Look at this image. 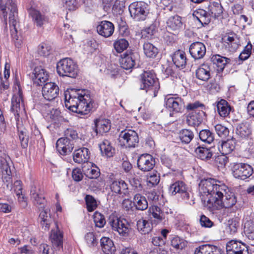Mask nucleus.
Wrapping results in <instances>:
<instances>
[{"label":"nucleus","mask_w":254,"mask_h":254,"mask_svg":"<svg viewBox=\"0 0 254 254\" xmlns=\"http://www.w3.org/2000/svg\"><path fill=\"white\" fill-rule=\"evenodd\" d=\"M155 164V158L149 154H142L137 159V167L142 171L148 172L151 170Z\"/></svg>","instance_id":"f8f14e48"},{"label":"nucleus","mask_w":254,"mask_h":254,"mask_svg":"<svg viewBox=\"0 0 254 254\" xmlns=\"http://www.w3.org/2000/svg\"><path fill=\"white\" fill-rule=\"evenodd\" d=\"M23 104V99L21 90L18 86V91L15 93L11 99V106L10 110L15 116L18 117V112L20 110L21 105Z\"/></svg>","instance_id":"bb28decb"},{"label":"nucleus","mask_w":254,"mask_h":254,"mask_svg":"<svg viewBox=\"0 0 254 254\" xmlns=\"http://www.w3.org/2000/svg\"><path fill=\"white\" fill-rule=\"evenodd\" d=\"M244 231L246 236L251 240H254V221L248 218H245Z\"/></svg>","instance_id":"79ce46f5"},{"label":"nucleus","mask_w":254,"mask_h":254,"mask_svg":"<svg viewBox=\"0 0 254 254\" xmlns=\"http://www.w3.org/2000/svg\"><path fill=\"white\" fill-rule=\"evenodd\" d=\"M156 29L157 25L156 23L151 24L142 32V36H145L147 37L151 36L156 32Z\"/></svg>","instance_id":"e2e57ef3"},{"label":"nucleus","mask_w":254,"mask_h":254,"mask_svg":"<svg viewBox=\"0 0 254 254\" xmlns=\"http://www.w3.org/2000/svg\"><path fill=\"white\" fill-rule=\"evenodd\" d=\"M217 109L219 115L221 117L225 118L229 115L232 108L226 100L221 99L217 103Z\"/></svg>","instance_id":"f704fd0d"},{"label":"nucleus","mask_w":254,"mask_h":254,"mask_svg":"<svg viewBox=\"0 0 254 254\" xmlns=\"http://www.w3.org/2000/svg\"><path fill=\"white\" fill-rule=\"evenodd\" d=\"M199 136L201 140L208 144L214 140V134L208 129H203L199 132Z\"/></svg>","instance_id":"603ef678"},{"label":"nucleus","mask_w":254,"mask_h":254,"mask_svg":"<svg viewBox=\"0 0 254 254\" xmlns=\"http://www.w3.org/2000/svg\"><path fill=\"white\" fill-rule=\"evenodd\" d=\"M119 140L122 145L126 147H135L139 142V138L135 131L126 129L121 132Z\"/></svg>","instance_id":"1a4fd4ad"},{"label":"nucleus","mask_w":254,"mask_h":254,"mask_svg":"<svg viewBox=\"0 0 254 254\" xmlns=\"http://www.w3.org/2000/svg\"><path fill=\"white\" fill-rule=\"evenodd\" d=\"M194 254H222V250L214 245L204 244L196 248Z\"/></svg>","instance_id":"a878e982"},{"label":"nucleus","mask_w":254,"mask_h":254,"mask_svg":"<svg viewBox=\"0 0 254 254\" xmlns=\"http://www.w3.org/2000/svg\"><path fill=\"white\" fill-rule=\"evenodd\" d=\"M76 131L71 128H67L64 131V138H67L69 140L75 139L77 138Z\"/></svg>","instance_id":"774afa93"},{"label":"nucleus","mask_w":254,"mask_h":254,"mask_svg":"<svg viewBox=\"0 0 254 254\" xmlns=\"http://www.w3.org/2000/svg\"><path fill=\"white\" fill-rule=\"evenodd\" d=\"M114 25L110 21H102L97 26V31L99 34L105 37H110L114 33Z\"/></svg>","instance_id":"5701e85b"},{"label":"nucleus","mask_w":254,"mask_h":254,"mask_svg":"<svg viewBox=\"0 0 254 254\" xmlns=\"http://www.w3.org/2000/svg\"><path fill=\"white\" fill-rule=\"evenodd\" d=\"M195 75L198 79L207 81L210 77V67L207 64H202L196 70Z\"/></svg>","instance_id":"72a5a7b5"},{"label":"nucleus","mask_w":254,"mask_h":254,"mask_svg":"<svg viewBox=\"0 0 254 254\" xmlns=\"http://www.w3.org/2000/svg\"><path fill=\"white\" fill-rule=\"evenodd\" d=\"M169 192L172 195H175L177 193L181 194L187 199L189 197L186 185L182 181H177L172 184L169 188Z\"/></svg>","instance_id":"b1692460"},{"label":"nucleus","mask_w":254,"mask_h":254,"mask_svg":"<svg viewBox=\"0 0 254 254\" xmlns=\"http://www.w3.org/2000/svg\"><path fill=\"white\" fill-rule=\"evenodd\" d=\"M196 17L202 25L208 24L211 20V14L206 11L199 9L196 11Z\"/></svg>","instance_id":"de8ad7c7"},{"label":"nucleus","mask_w":254,"mask_h":254,"mask_svg":"<svg viewBox=\"0 0 254 254\" xmlns=\"http://www.w3.org/2000/svg\"><path fill=\"white\" fill-rule=\"evenodd\" d=\"M64 6L69 10H75L78 7L76 0H64Z\"/></svg>","instance_id":"0e129e2a"},{"label":"nucleus","mask_w":254,"mask_h":254,"mask_svg":"<svg viewBox=\"0 0 254 254\" xmlns=\"http://www.w3.org/2000/svg\"><path fill=\"white\" fill-rule=\"evenodd\" d=\"M136 226L138 231L142 234H148L152 230V225L150 223L143 219L137 221Z\"/></svg>","instance_id":"37998d69"},{"label":"nucleus","mask_w":254,"mask_h":254,"mask_svg":"<svg viewBox=\"0 0 254 254\" xmlns=\"http://www.w3.org/2000/svg\"><path fill=\"white\" fill-rule=\"evenodd\" d=\"M168 28L173 31H178L182 28L183 22L180 16L176 15L170 16L167 21Z\"/></svg>","instance_id":"c9c22d12"},{"label":"nucleus","mask_w":254,"mask_h":254,"mask_svg":"<svg viewBox=\"0 0 254 254\" xmlns=\"http://www.w3.org/2000/svg\"><path fill=\"white\" fill-rule=\"evenodd\" d=\"M109 223L113 230L118 232L121 236L128 237L132 231L130 224L125 219L117 217H110Z\"/></svg>","instance_id":"0eeeda50"},{"label":"nucleus","mask_w":254,"mask_h":254,"mask_svg":"<svg viewBox=\"0 0 254 254\" xmlns=\"http://www.w3.org/2000/svg\"><path fill=\"white\" fill-rule=\"evenodd\" d=\"M95 131L97 134H103L108 132L111 129L110 121L105 119L96 120L95 122Z\"/></svg>","instance_id":"c756f323"},{"label":"nucleus","mask_w":254,"mask_h":254,"mask_svg":"<svg viewBox=\"0 0 254 254\" xmlns=\"http://www.w3.org/2000/svg\"><path fill=\"white\" fill-rule=\"evenodd\" d=\"M227 254H249L248 246L241 242L231 240L226 245Z\"/></svg>","instance_id":"ddd939ff"},{"label":"nucleus","mask_w":254,"mask_h":254,"mask_svg":"<svg viewBox=\"0 0 254 254\" xmlns=\"http://www.w3.org/2000/svg\"><path fill=\"white\" fill-rule=\"evenodd\" d=\"M165 106L170 111L175 113L182 112L185 107L183 100L180 97H166L165 99Z\"/></svg>","instance_id":"4468645a"},{"label":"nucleus","mask_w":254,"mask_h":254,"mask_svg":"<svg viewBox=\"0 0 254 254\" xmlns=\"http://www.w3.org/2000/svg\"><path fill=\"white\" fill-rule=\"evenodd\" d=\"M209 10L212 16L218 17L223 13V7L219 1H214L209 6Z\"/></svg>","instance_id":"8fccbe9b"},{"label":"nucleus","mask_w":254,"mask_h":254,"mask_svg":"<svg viewBox=\"0 0 254 254\" xmlns=\"http://www.w3.org/2000/svg\"><path fill=\"white\" fill-rule=\"evenodd\" d=\"M143 48L144 54L148 58H154L158 53V49L150 43L145 42Z\"/></svg>","instance_id":"c03bdc74"},{"label":"nucleus","mask_w":254,"mask_h":254,"mask_svg":"<svg viewBox=\"0 0 254 254\" xmlns=\"http://www.w3.org/2000/svg\"><path fill=\"white\" fill-rule=\"evenodd\" d=\"M239 222L236 219H232L228 221L226 230L229 234H234L237 232Z\"/></svg>","instance_id":"864d4df0"},{"label":"nucleus","mask_w":254,"mask_h":254,"mask_svg":"<svg viewBox=\"0 0 254 254\" xmlns=\"http://www.w3.org/2000/svg\"><path fill=\"white\" fill-rule=\"evenodd\" d=\"M215 129L217 134L221 137H226L229 133V129L221 124H217L215 126Z\"/></svg>","instance_id":"680f3d73"},{"label":"nucleus","mask_w":254,"mask_h":254,"mask_svg":"<svg viewBox=\"0 0 254 254\" xmlns=\"http://www.w3.org/2000/svg\"><path fill=\"white\" fill-rule=\"evenodd\" d=\"M59 93V88L54 82H48L44 84L42 88V95L44 98L49 101L57 98Z\"/></svg>","instance_id":"2eb2a0df"},{"label":"nucleus","mask_w":254,"mask_h":254,"mask_svg":"<svg viewBox=\"0 0 254 254\" xmlns=\"http://www.w3.org/2000/svg\"><path fill=\"white\" fill-rule=\"evenodd\" d=\"M225 154L218 155L215 158V162L218 167H222L225 166L228 161V158Z\"/></svg>","instance_id":"338daca9"},{"label":"nucleus","mask_w":254,"mask_h":254,"mask_svg":"<svg viewBox=\"0 0 254 254\" xmlns=\"http://www.w3.org/2000/svg\"><path fill=\"white\" fill-rule=\"evenodd\" d=\"M159 88V83L153 70L144 71L141 75L140 89L153 97L157 95Z\"/></svg>","instance_id":"20e7f679"},{"label":"nucleus","mask_w":254,"mask_h":254,"mask_svg":"<svg viewBox=\"0 0 254 254\" xmlns=\"http://www.w3.org/2000/svg\"><path fill=\"white\" fill-rule=\"evenodd\" d=\"M235 141L233 139L223 141L220 146L218 147L219 150L222 154H229L235 148Z\"/></svg>","instance_id":"58836bf2"},{"label":"nucleus","mask_w":254,"mask_h":254,"mask_svg":"<svg viewBox=\"0 0 254 254\" xmlns=\"http://www.w3.org/2000/svg\"><path fill=\"white\" fill-rule=\"evenodd\" d=\"M2 180L7 189L12 190V183L11 176V171L7 164L2 165Z\"/></svg>","instance_id":"4c0bfd02"},{"label":"nucleus","mask_w":254,"mask_h":254,"mask_svg":"<svg viewBox=\"0 0 254 254\" xmlns=\"http://www.w3.org/2000/svg\"><path fill=\"white\" fill-rule=\"evenodd\" d=\"M236 134L238 137L241 139L249 138L252 134V129L250 125L247 123L239 124L236 127Z\"/></svg>","instance_id":"c85d7f7f"},{"label":"nucleus","mask_w":254,"mask_h":254,"mask_svg":"<svg viewBox=\"0 0 254 254\" xmlns=\"http://www.w3.org/2000/svg\"><path fill=\"white\" fill-rule=\"evenodd\" d=\"M132 202L134 206L138 210H146L148 206L146 197L138 193L134 195Z\"/></svg>","instance_id":"7c9ffc66"},{"label":"nucleus","mask_w":254,"mask_h":254,"mask_svg":"<svg viewBox=\"0 0 254 254\" xmlns=\"http://www.w3.org/2000/svg\"><path fill=\"white\" fill-rule=\"evenodd\" d=\"M89 158V149L85 147L76 150L73 155L74 162L79 164L87 162Z\"/></svg>","instance_id":"cd10ccee"},{"label":"nucleus","mask_w":254,"mask_h":254,"mask_svg":"<svg viewBox=\"0 0 254 254\" xmlns=\"http://www.w3.org/2000/svg\"><path fill=\"white\" fill-rule=\"evenodd\" d=\"M7 8L10 10L9 21L12 41L15 47L19 48L23 42L21 36L18 34L19 24L17 5L12 0H8L5 5L2 4L1 0H0V17L2 18L5 22L7 20Z\"/></svg>","instance_id":"f03ea898"},{"label":"nucleus","mask_w":254,"mask_h":254,"mask_svg":"<svg viewBox=\"0 0 254 254\" xmlns=\"http://www.w3.org/2000/svg\"><path fill=\"white\" fill-rule=\"evenodd\" d=\"M205 109L203 104L199 101H195L193 103L188 104L186 106L188 111L198 112L200 111H204Z\"/></svg>","instance_id":"6e6d98bb"},{"label":"nucleus","mask_w":254,"mask_h":254,"mask_svg":"<svg viewBox=\"0 0 254 254\" xmlns=\"http://www.w3.org/2000/svg\"><path fill=\"white\" fill-rule=\"evenodd\" d=\"M128 41L125 39H119L114 43L115 49L118 53H121L125 50L128 46Z\"/></svg>","instance_id":"5fc2aeb1"},{"label":"nucleus","mask_w":254,"mask_h":254,"mask_svg":"<svg viewBox=\"0 0 254 254\" xmlns=\"http://www.w3.org/2000/svg\"><path fill=\"white\" fill-rule=\"evenodd\" d=\"M205 118L206 114L204 111H200L198 112H191L188 115L187 122L190 126L198 127Z\"/></svg>","instance_id":"6ab92c4d"},{"label":"nucleus","mask_w":254,"mask_h":254,"mask_svg":"<svg viewBox=\"0 0 254 254\" xmlns=\"http://www.w3.org/2000/svg\"><path fill=\"white\" fill-rule=\"evenodd\" d=\"M189 51L190 55L194 60H199L205 55L206 48L202 43L196 42L190 45Z\"/></svg>","instance_id":"a211bd4d"},{"label":"nucleus","mask_w":254,"mask_h":254,"mask_svg":"<svg viewBox=\"0 0 254 254\" xmlns=\"http://www.w3.org/2000/svg\"><path fill=\"white\" fill-rule=\"evenodd\" d=\"M87 210L89 212L94 211L97 207L96 199L90 195H87L85 198Z\"/></svg>","instance_id":"13d9d810"},{"label":"nucleus","mask_w":254,"mask_h":254,"mask_svg":"<svg viewBox=\"0 0 254 254\" xmlns=\"http://www.w3.org/2000/svg\"><path fill=\"white\" fill-rule=\"evenodd\" d=\"M131 17L136 21L144 20L149 14L147 4L143 1L133 2L129 6Z\"/></svg>","instance_id":"6e6552de"},{"label":"nucleus","mask_w":254,"mask_h":254,"mask_svg":"<svg viewBox=\"0 0 254 254\" xmlns=\"http://www.w3.org/2000/svg\"><path fill=\"white\" fill-rule=\"evenodd\" d=\"M216 183L215 180L211 178L204 179L200 181L199 190L202 201L213 205L218 195H221L225 189H227L225 185Z\"/></svg>","instance_id":"7ed1b4c3"},{"label":"nucleus","mask_w":254,"mask_h":254,"mask_svg":"<svg viewBox=\"0 0 254 254\" xmlns=\"http://www.w3.org/2000/svg\"><path fill=\"white\" fill-rule=\"evenodd\" d=\"M49 75L45 69L41 66L36 67L33 71L32 78L34 83L42 85L48 80Z\"/></svg>","instance_id":"4be33fe9"},{"label":"nucleus","mask_w":254,"mask_h":254,"mask_svg":"<svg viewBox=\"0 0 254 254\" xmlns=\"http://www.w3.org/2000/svg\"><path fill=\"white\" fill-rule=\"evenodd\" d=\"M179 137L183 143L188 144L193 139L194 134L191 130L183 129L180 131Z\"/></svg>","instance_id":"09e8293b"},{"label":"nucleus","mask_w":254,"mask_h":254,"mask_svg":"<svg viewBox=\"0 0 254 254\" xmlns=\"http://www.w3.org/2000/svg\"><path fill=\"white\" fill-rule=\"evenodd\" d=\"M136 56V54L133 53L123 54L120 60L121 66L126 70L133 68L135 64Z\"/></svg>","instance_id":"aec40b11"},{"label":"nucleus","mask_w":254,"mask_h":254,"mask_svg":"<svg viewBox=\"0 0 254 254\" xmlns=\"http://www.w3.org/2000/svg\"><path fill=\"white\" fill-rule=\"evenodd\" d=\"M197 157L202 160H208L213 155L211 148L199 146L195 150Z\"/></svg>","instance_id":"a19ab883"},{"label":"nucleus","mask_w":254,"mask_h":254,"mask_svg":"<svg viewBox=\"0 0 254 254\" xmlns=\"http://www.w3.org/2000/svg\"><path fill=\"white\" fill-rule=\"evenodd\" d=\"M39 218L41 219V224L43 228H44L45 230H48L52 222V219L48 210L42 211L39 215Z\"/></svg>","instance_id":"49530a36"},{"label":"nucleus","mask_w":254,"mask_h":254,"mask_svg":"<svg viewBox=\"0 0 254 254\" xmlns=\"http://www.w3.org/2000/svg\"><path fill=\"white\" fill-rule=\"evenodd\" d=\"M211 61L214 64H216L220 69H224L225 66L230 62V59L219 55H215L212 56L211 58Z\"/></svg>","instance_id":"a18cd8bd"},{"label":"nucleus","mask_w":254,"mask_h":254,"mask_svg":"<svg viewBox=\"0 0 254 254\" xmlns=\"http://www.w3.org/2000/svg\"><path fill=\"white\" fill-rule=\"evenodd\" d=\"M94 222L95 226L99 228H102L106 224V220L103 215L99 212H96L93 215Z\"/></svg>","instance_id":"bf43d9fd"},{"label":"nucleus","mask_w":254,"mask_h":254,"mask_svg":"<svg viewBox=\"0 0 254 254\" xmlns=\"http://www.w3.org/2000/svg\"><path fill=\"white\" fill-rule=\"evenodd\" d=\"M172 61L177 67L184 68L187 63L186 54L180 50L175 52L172 56Z\"/></svg>","instance_id":"2f4dec72"},{"label":"nucleus","mask_w":254,"mask_h":254,"mask_svg":"<svg viewBox=\"0 0 254 254\" xmlns=\"http://www.w3.org/2000/svg\"><path fill=\"white\" fill-rule=\"evenodd\" d=\"M85 240L89 247H93L97 244V241L93 233H88L85 236Z\"/></svg>","instance_id":"69168bd1"},{"label":"nucleus","mask_w":254,"mask_h":254,"mask_svg":"<svg viewBox=\"0 0 254 254\" xmlns=\"http://www.w3.org/2000/svg\"><path fill=\"white\" fill-rule=\"evenodd\" d=\"M109 187L111 191L115 194L120 195L122 197L129 194L128 184L123 180L112 181Z\"/></svg>","instance_id":"9b49d317"},{"label":"nucleus","mask_w":254,"mask_h":254,"mask_svg":"<svg viewBox=\"0 0 254 254\" xmlns=\"http://www.w3.org/2000/svg\"><path fill=\"white\" fill-rule=\"evenodd\" d=\"M30 197L35 205L39 208L44 207L46 201L39 188L34 186L31 187Z\"/></svg>","instance_id":"f3484780"},{"label":"nucleus","mask_w":254,"mask_h":254,"mask_svg":"<svg viewBox=\"0 0 254 254\" xmlns=\"http://www.w3.org/2000/svg\"><path fill=\"white\" fill-rule=\"evenodd\" d=\"M29 14L31 16L34 24L37 27H42L47 22L46 16L38 10L31 9L29 10Z\"/></svg>","instance_id":"473e14b6"},{"label":"nucleus","mask_w":254,"mask_h":254,"mask_svg":"<svg viewBox=\"0 0 254 254\" xmlns=\"http://www.w3.org/2000/svg\"><path fill=\"white\" fill-rule=\"evenodd\" d=\"M65 106L81 115L88 114L93 108V100L86 90L71 89L65 93Z\"/></svg>","instance_id":"f257e3e1"},{"label":"nucleus","mask_w":254,"mask_h":254,"mask_svg":"<svg viewBox=\"0 0 254 254\" xmlns=\"http://www.w3.org/2000/svg\"><path fill=\"white\" fill-rule=\"evenodd\" d=\"M61 112L60 111L57 109L52 108L51 110L48 111L47 117L50 119L52 121L56 122L59 120Z\"/></svg>","instance_id":"052dcab7"},{"label":"nucleus","mask_w":254,"mask_h":254,"mask_svg":"<svg viewBox=\"0 0 254 254\" xmlns=\"http://www.w3.org/2000/svg\"><path fill=\"white\" fill-rule=\"evenodd\" d=\"M232 172L234 177L244 180L253 174V169L247 164L236 163L233 165Z\"/></svg>","instance_id":"9d476101"},{"label":"nucleus","mask_w":254,"mask_h":254,"mask_svg":"<svg viewBox=\"0 0 254 254\" xmlns=\"http://www.w3.org/2000/svg\"><path fill=\"white\" fill-rule=\"evenodd\" d=\"M223 40L225 47L230 52L236 51L240 45V40L238 35L234 33L227 34Z\"/></svg>","instance_id":"dca6fc26"},{"label":"nucleus","mask_w":254,"mask_h":254,"mask_svg":"<svg viewBox=\"0 0 254 254\" xmlns=\"http://www.w3.org/2000/svg\"><path fill=\"white\" fill-rule=\"evenodd\" d=\"M56 229L52 230L50 235V239L54 249L60 250L63 248V236L62 232L60 231L57 223H55Z\"/></svg>","instance_id":"393cba45"},{"label":"nucleus","mask_w":254,"mask_h":254,"mask_svg":"<svg viewBox=\"0 0 254 254\" xmlns=\"http://www.w3.org/2000/svg\"><path fill=\"white\" fill-rule=\"evenodd\" d=\"M237 202V198L234 193L229 190L227 187L224 192L221 195H218L213 205L215 206L217 209L222 207L231 208Z\"/></svg>","instance_id":"423d86ee"},{"label":"nucleus","mask_w":254,"mask_h":254,"mask_svg":"<svg viewBox=\"0 0 254 254\" xmlns=\"http://www.w3.org/2000/svg\"><path fill=\"white\" fill-rule=\"evenodd\" d=\"M52 52L51 46L47 43H42L38 47V53L43 57L49 56Z\"/></svg>","instance_id":"4d7b16f0"},{"label":"nucleus","mask_w":254,"mask_h":254,"mask_svg":"<svg viewBox=\"0 0 254 254\" xmlns=\"http://www.w3.org/2000/svg\"><path fill=\"white\" fill-rule=\"evenodd\" d=\"M99 147L102 155L107 157L113 156L115 152V149L111 146L110 142L106 139L102 142Z\"/></svg>","instance_id":"ea45409f"},{"label":"nucleus","mask_w":254,"mask_h":254,"mask_svg":"<svg viewBox=\"0 0 254 254\" xmlns=\"http://www.w3.org/2000/svg\"><path fill=\"white\" fill-rule=\"evenodd\" d=\"M57 71L61 76L75 78L78 74V66L71 58H66L57 63Z\"/></svg>","instance_id":"39448f33"},{"label":"nucleus","mask_w":254,"mask_h":254,"mask_svg":"<svg viewBox=\"0 0 254 254\" xmlns=\"http://www.w3.org/2000/svg\"><path fill=\"white\" fill-rule=\"evenodd\" d=\"M56 147L61 154L65 155L72 151L73 146L70 140H69L67 138L62 137L57 140Z\"/></svg>","instance_id":"412c9836"},{"label":"nucleus","mask_w":254,"mask_h":254,"mask_svg":"<svg viewBox=\"0 0 254 254\" xmlns=\"http://www.w3.org/2000/svg\"><path fill=\"white\" fill-rule=\"evenodd\" d=\"M101 246L103 252L105 254H114L115 247L111 239L107 237H103L100 240Z\"/></svg>","instance_id":"e433bc0d"},{"label":"nucleus","mask_w":254,"mask_h":254,"mask_svg":"<svg viewBox=\"0 0 254 254\" xmlns=\"http://www.w3.org/2000/svg\"><path fill=\"white\" fill-rule=\"evenodd\" d=\"M148 212L158 222H160L164 219V213L161 210L160 208L157 206L153 205L150 207Z\"/></svg>","instance_id":"3c124183"}]
</instances>
